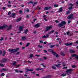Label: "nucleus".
Here are the masks:
<instances>
[{
  "mask_svg": "<svg viewBox=\"0 0 78 78\" xmlns=\"http://www.w3.org/2000/svg\"><path fill=\"white\" fill-rule=\"evenodd\" d=\"M12 25L8 27V25H4L0 26V30H2V29H5L7 28H8L7 30H11V28H12Z\"/></svg>",
  "mask_w": 78,
  "mask_h": 78,
  "instance_id": "f257e3e1",
  "label": "nucleus"
},
{
  "mask_svg": "<svg viewBox=\"0 0 78 78\" xmlns=\"http://www.w3.org/2000/svg\"><path fill=\"white\" fill-rule=\"evenodd\" d=\"M66 22L65 21H62L57 25V27H59V28H61L62 27H61V28H65V25L66 24Z\"/></svg>",
  "mask_w": 78,
  "mask_h": 78,
  "instance_id": "f03ea898",
  "label": "nucleus"
},
{
  "mask_svg": "<svg viewBox=\"0 0 78 78\" xmlns=\"http://www.w3.org/2000/svg\"><path fill=\"white\" fill-rule=\"evenodd\" d=\"M20 49L19 48H17L16 49H9V51L10 52H11V53H14L15 52H17Z\"/></svg>",
  "mask_w": 78,
  "mask_h": 78,
  "instance_id": "7ed1b4c3",
  "label": "nucleus"
},
{
  "mask_svg": "<svg viewBox=\"0 0 78 78\" xmlns=\"http://www.w3.org/2000/svg\"><path fill=\"white\" fill-rule=\"evenodd\" d=\"M73 14L72 13H71L69 16L67 17V19L70 20L73 19Z\"/></svg>",
  "mask_w": 78,
  "mask_h": 78,
  "instance_id": "20e7f679",
  "label": "nucleus"
},
{
  "mask_svg": "<svg viewBox=\"0 0 78 78\" xmlns=\"http://www.w3.org/2000/svg\"><path fill=\"white\" fill-rule=\"evenodd\" d=\"M52 54L54 56H55L56 58H59V55H58V54L56 52L54 51L52 53Z\"/></svg>",
  "mask_w": 78,
  "mask_h": 78,
  "instance_id": "39448f33",
  "label": "nucleus"
},
{
  "mask_svg": "<svg viewBox=\"0 0 78 78\" xmlns=\"http://www.w3.org/2000/svg\"><path fill=\"white\" fill-rule=\"evenodd\" d=\"M72 71H73V69H70L66 71V72L67 73H72Z\"/></svg>",
  "mask_w": 78,
  "mask_h": 78,
  "instance_id": "423d86ee",
  "label": "nucleus"
},
{
  "mask_svg": "<svg viewBox=\"0 0 78 78\" xmlns=\"http://www.w3.org/2000/svg\"><path fill=\"white\" fill-rule=\"evenodd\" d=\"M1 72H5V71H7V72H9V71L8 69L6 68H3L1 70Z\"/></svg>",
  "mask_w": 78,
  "mask_h": 78,
  "instance_id": "0eeeda50",
  "label": "nucleus"
},
{
  "mask_svg": "<svg viewBox=\"0 0 78 78\" xmlns=\"http://www.w3.org/2000/svg\"><path fill=\"white\" fill-rule=\"evenodd\" d=\"M75 56L76 59L77 60V61H78V55L73 54L72 55V57H74Z\"/></svg>",
  "mask_w": 78,
  "mask_h": 78,
  "instance_id": "6e6552de",
  "label": "nucleus"
},
{
  "mask_svg": "<svg viewBox=\"0 0 78 78\" xmlns=\"http://www.w3.org/2000/svg\"><path fill=\"white\" fill-rule=\"evenodd\" d=\"M65 45H66V46H70V45H73V43L72 42L71 43H67L65 44Z\"/></svg>",
  "mask_w": 78,
  "mask_h": 78,
  "instance_id": "1a4fd4ad",
  "label": "nucleus"
},
{
  "mask_svg": "<svg viewBox=\"0 0 78 78\" xmlns=\"http://www.w3.org/2000/svg\"><path fill=\"white\" fill-rule=\"evenodd\" d=\"M30 3H31V4H33L34 3V5H36V4H37V2H33L32 1H30L29 2H27L28 4H30Z\"/></svg>",
  "mask_w": 78,
  "mask_h": 78,
  "instance_id": "9d476101",
  "label": "nucleus"
},
{
  "mask_svg": "<svg viewBox=\"0 0 78 78\" xmlns=\"http://www.w3.org/2000/svg\"><path fill=\"white\" fill-rule=\"evenodd\" d=\"M49 36V35H48V34H47L46 35V36H45V35H44L43 36H42V38H44L45 39H47V38Z\"/></svg>",
  "mask_w": 78,
  "mask_h": 78,
  "instance_id": "9b49d317",
  "label": "nucleus"
},
{
  "mask_svg": "<svg viewBox=\"0 0 78 78\" xmlns=\"http://www.w3.org/2000/svg\"><path fill=\"white\" fill-rule=\"evenodd\" d=\"M34 27L36 28H39V27H40V23H37V24H36V25H35Z\"/></svg>",
  "mask_w": 78,
  "mask_h": 78,
  "instance_id": "f8f14e48",
  "label": "nucleus"
},
{
  "mask_svg": "<svg viewBox=\"0 0 78 78\" xmlns=\"http://www.w3.org/2000/svg\"><path fill=\"white\" fill-rule=\"evenodd\" d=\"M51 8V7L50 6L48 7H45V8L44 9V11H47V10H48V9H50Z\"/></svg>",
  "mask_w": 78,
  "mask_h": 78,
  "instance_id": "ddd939ff",
  "label": "nucleus"
},
{
  "mask_svg": "<svg viewBox=\"0 0 78 78\" xmlns=\"http://www.w3.org/2000/svg\"><path fill=\"white\" fill-rule=\"evenodd\" d=\"M61 64H58V65L55 64L54 65L57 68H59L60 67L59 66H61Z\"/></svg>",
  "mask_w": 78,
  "mask_h": 78,
  "instance_id": "4468645a",
  "label": "nucleus"
},
{
  "mask_svg": "<svg viewBox=\"0 0 78 78\" xmlns=\"http://www.w3.org/2000/svg\"><path fill=\"white\" fill-rule=\"evenodd\" d=\"M52 28V27L48 26L46 27V30H50Z\"/></svg>",
  "mask_w": 78,
  "mask_h": 78,
  "instance_id": "2eb2a0df",
  "label": "nucleus"
},
{
  "mask_svg": "<svg viewBox=\"0 0 78 78\" xmlns=\"http://www.w3.org/2000/svg\"><path fill=\"white\" fill-rule=\"evenodd\" d=\"M62 11H63V10H62V8L61 7L58 9V12H62Z\"/></svg>",
  "mask_w": 78,
  "mask_h": 78,
  "instance_id": "dca6fc26",
  "label": "nucleus"
},
{
  "mask_svg": "<svg viewBox=\"0 0 78 78\" xmlns=\"http://www.w3.org/2000/svg\"><path fill=\"white\" fill-rule=\"evenodd\" d=\"M43 69H44L42 68H39L36 69L35 70H37V71H39V70H43Z\"/></svg>",
  "mask_w": 78,
  "mask_h": 78,
  "instance_id": "f3484780",
  "label": "nucleus"
},
{
  "mask_svg": "<svg viewBox=\"0 0 78 78\" xmlns=\"http://www.w3.org/2000/svg\"><path fill=\"white\" fill-rule=\"evenodd\" d=\"M26 70H27V72H33V69H26Z\"/></svg>",
  "mask_w": 78,
  "mask_h": 78,
  "instance_id": "a211bd4d",
  "label": "nucleus"
},
{
  "mask_svg": "<svg viewBox=\"0 0 78 78\" xmlns=\"http://www.w3.org/2000/svg\"><path fill=\"white\" fill-rule=\"evenodd\" d=\"M22 40L23 41V40H26L27 39V37L23 36L22 37Z\"/></svg>",
  "mask_w": 78,
  "mask_h": 78,
  "instance_id": "6ab92c4d",
  "label": "nucleus"
},
{
  "mask_svg": "<svg viewBox=\"0 0 78 78\" xmlns=\"http://www.w3.org/2000/svg\"><path fill=\"white\" fill-rule=\"evenodd\" d=\"M7 61V60L6 59H4L1 61V62H6Z\"/></svg>",
  "mask_w": 78,
  "mask_h": 78,
  "instance_id": "aec40b11",
  "label": "nucleus"
},
{
  "mask_svg": "<svg viewBox=\"0 0 78 78\" xmlns=\"http://www.w3.org/2000/svg\"><path fill=\"white\" fill-rule=\"evenodd\" d=\"M23 28H24V26H20L19 27V30H23Z\"/></svg>",
  "mask_w": 78,
  "mask_h": 78,
  "instance_id": "412c9836",
  "label": "nucleus"
},
{
  "mask_svg": "<svg viewBox=\"0 0 78 78\" xmlns=\"http://www.w3.org/2000/svg\"><path fill=\"white\" fill-rule=\"evenodd\" d=\"M55 32V30H51V31L48 32V34H51V33H53Z\"/></svg>",
  "mask_w": 78,
  "mask_h": 78,
  "instance_id": "4be33fe9",
  "label": "nucleus"
},
{
  "mask_svg": "<svg viewBox=\"0 0 78 78\" xmlns=\"http://www.w3.org/2000/svg\"><path fill=\"white\" fill-rule=\"evenodd\" d=\"M69 53H75V51H74L72 49H70L69 50Z\"/></svg>",
  "mask_w": 78,
  "mask_h": 78,
  "instance_id": "5701e85b",
  "label": "nucleus"
},
{
  "mask_svg": "<svg viewBox=\"0 0 78 78\" xmlns=\"http://www.w3.org/2000/svg\"><path fill=\"white\" fill-rule=\"evenodd\" d=\"M70 10L66 12V15H68V14H70Z\"/></svg>",
  "mask_w": 78,
  "mask_h": 78,
  "instance_id": "b1692460",
  "label": "nucleus"
},
{
  "mask_svg": "<svg viewBox=\"0 0 78 78\" xmlns=\"http://www.w3.org/2000/svg\"><path fill=\"white\" fill-rule=\"evenodd\" d=\"M21 19H22V18L21 17L20 18L18 19H17L16 20V22H19L20 20H21Z\"/></svg>",
  "mask_w": 78,
  "mask_h": 78,
  "instance_id": "393cba45",
  "label": "nucleus"
},
{
  "mask_svg": "<svg viewBox=\"0 0 78 78\" xmlns=\"http://www.w3.org/2000/svg\"><path fill=\"white\" fill-rule=\"evenodd\" d=\"M28 31V30H25V31L23 33H24V34H27V33Z\"/></svg>",
  "mask_w": 78,
  "mask_h": 78,
  "instance_id": "a878e982",
  "label": "nucleus"
},
{
  "mask_svg": "<svg viewBox=\"0 0 78 78\" xmlns=\"http://www.w3.org/2000/svg\"><path fill=\"white\" fill-rule=\"evenodd\" d=\"M12 17H14V16H16V13H13L12 14Z\"/></svg>",
  "mask_w": 78,
  "mask_h": 78,
  "instance_id": "bb28decb",
  "label": "nucleus"
},
{
  "mask_svg": "<svg viewBox=\"0 0 78 78\" xmlns=\"http://www.w3.org/2000/svg\"><path fill=\"white\" fill-rule=\"evenodd\" d=\"M68 9H69V10H71V9H73V6H71L70 7H68Z\"/></svg>",
  "mask_w": 78,
  "mask_h": 78,
  "instance_id": "cd10ccee",
  "label": "nucleus"
},
{
  "mask_svg": "<svg viewBox=\"0 0 78 78\" xmlns=\"http://www.w3.org/2000/svg\"><path fill=\"white\" fill-rule=\"evenodd\" d=\"M59 6V5H56V4H55L54 5V8H56V7H58Z\"/></svg>",
  "mask_w": 78,
  "mask_h": 78,
  "instance_id": "c85d7f7f",
  "label": "nucleus"
},
{
  "mask_svg": "<svg viewBox=\"0 0 78 78\" xmlns=\"http://www.w3.org/2000/svg\"><path fill=\"white\" fill-rule=\"evenodd\" d=\"M48 51H50V52H51V53H52L54 51H53V50H51V49H48Z\"/></svg>",
  "mask_w": 78,
  "mask_h": 78,
  "instance_id": "c756f323",
  "label": "nucleus"
},
{
  "mask_svg": "<svg viewBox=\"0 0 78 78\" xmlns=\"http://www.w3.org/2000/svg\"><path fill=\"white\" fill-rule=\"evenodd\" d=\"M61 55H62V56H64L66 55H65V54H64V53L62 52H61Z\"/></svg>",
  "mask_w": 78,
  "mask_h": 78,
  "instance_id": "7c9ffc66",
  "label": "nucleus"
},
{
  "mask_svg": "<svg viewBox=\"0 0 78 78\" xmlns=\"http://www.w3.org/2000/svg\"><path fill=\"white\" fill-rule=\"evenodd\" d=\"M30 57L31 58H33V57H34V56L32 54H31L30 55Z\"/></svg>",
  "mask_w": 78,
  "mask_h": 78,
  "instance_id": "2f4dec72",
  "label": "nucleus"
},
{
  "mask_svg": "<svg viewBox=\"0 0 78 78\" xmlns=\"http://www.w3.org/2000/svg\"><path fill=\"white\" fill-rule=\"evenodd\" d=\"M19 12L20 14H22L23 13L22 10H19Z\"/></svg>",
  "mask_w": 78,
  "mask_h": 78,
  "instance_id": "473e14b6",
  "label": "nucleus"
},
{
  "mask_svg": "<svg viewBox=\"0 0 78 78\" xmlns=\"http://www.w3.org/2000/svg\"><path fill=\"white\" fill-rule=\"evenodd\" d=\"M3 54H2V56H4L5 55V54H6V51H4L3 52Z\"/></svg>",
  "mask_w": 78,
  "mask_h": 78,
  "instance_id": "72a5a7b5",
  "label": "nucleus"
},
{
  "mask_svg": "<svg viewBox=\"0 0 78 78\" xmlns=\"http://www.w3.org/2000/svg\"><path fill=\"white\" fill-rule=\"evenodd\" d=\"M47 76L48 77V78H51V77H52V76H51V75H48Z\"/></svg>",
  "mask_w": 78,
  "mask_h": 78,
  "instance_id": "f704fd0d",
  "label": "nucleus"
},
{
  "mask_svg": "<svg viewBox=\"0 0 78 78\" xmlns=\"http://www.w3.org/2000/svg\"><path fill=\"white\" fill-rule=\"evenodd\" d=\"M61 76H66V74L63 73L61 74Z\"/></svg>",
  "mask_w": 78,
  "mask_h": 78,
  "instance_id": "c9c22d12",
  "label": "nucleus"
},
{
  "mask_svg": "<svg viewBox=\"0 0 78 78\" xmlns=\"http://www.w3.org/2000/svg\"><path fill=\"white\" fill-rule=\"evenodd\" d=\"M24 11H27V12H29L30 11V9H25L24 10Z\"/></svg>",
  "mask_w": 78,
  "mask_h": 78,
  "instance_id": "e433bc0d",
  "label": "nucleus"
},
{
  "mask_svg": "<svg viewBox=\"0 0 78 78\" xmlns=\"http://www.w3.org/2000/svg\"><path fill=\"white\" fill-rule=\"evenodd\" d=\"M55 46V45H52L50 47V48H53V47H54Z\"/></svg>",
  "mask_w": 78,
  "mask_h": 78,
  "instance_id": "4c0bfd02",
  "label": "nucleus"
},
{
  "mask_svg": "<svg viewBox=\"0 0 78 78\" xmlns=\"http://www.w3.org/2000/svg\"><path fill=\"white\" fill-rule=\"evenodd\" d=\"M70 31H68L66 32V34H67L68 36H69V34H70Z\"/></svg>",
  "mask_w": 78,
  "mask_h": 78,
  "instance_id": "58836bf2",
  "label": "nucleus"
},
{
  "mask_svg": "<svg viewBox=\"0 0 78 78\" xmlns=\"http://www.w3.org/2000/svg\"><path fill=\"white\" fill-rule=\"evenodd\" d=\"M41 65L43 66V67H44V68H45L46 67V66H44V65L43 63H42L41 64Z\"/></svg>",
  "mask_w": 78,
  "mask_h": 78,
  "instance_id": "ea45409f",
  "label": "nucleus"
},
{
  "mask_svg": "<svg viewBox=\"0 0 78 78\" xmlns=\"http://www.w3.org/2000/svg\"><path fill=\"white\" fill-rule=\"evenodd\" d=\"M5 73H2L1 74L0 76H5Z\"/></svg>",
  "mask_w": 78,
  "mask_h": 78,
  "instance_id": "a19ab883",
  "label": "nucleus"
},
{
  "mask_svg": "<svg viewBox=\"0 0 78 78\" xmlns=\"http://www.w3.org/2000/svg\"><path fill=\"white\" fill-rule=\"evenodd\" d=\"M11 14V12L9 11L8 13V15L9 16V15H10V14Z\"/></svg>",
  "mask_w": 78,
  "mask_h": 78,
  "instance_id": "79ce46f5",
  "label": "nucleus"
},
{
  "mask_svg": "<svg viewBox=\"0 0 78 78\" xmlns=\"http://www.w3.org/2000/svg\"><path fill=\"white\" fill-rule=\"evenodd\" d=\"M0 66L1 67H3L4 66V65L2 64H1L0 63Z\"/></svg>",
  "mask_w": 78,
  "mask_h": 78,
  "instance_id": "37998d69",
  "label": "nucleus"
},
{
  "mask_svg": "<svg viewBox=\"0 0 78 78\" xmlns=\"http://www.w3.org/2000/svg\"><path fill=\"white\" fill-rule=\"evenodd\" d=\"M62 43V41H61V40H60L59 42V44H61Z\"/></svg>",
  "mask_w": 78,
  "mask_h": 78,
  "instance_id": "c03bdc74",
  "label": "nucleus"
},
{
  "mask_svg": "<svg viewBox=\"0 0 78 78\" xmlns=\"http://www.w3.org/2000/svg\"><path fill=\"white\" fill-rule=\"evenodd\" d=\"M72 68H75L76 67V66L75 65H73L72 66Z\"/></svg>",
  "mask_w": 78,
  "mask_h": 78,
  "instance_id": "a18cd8bd",
  "label": "nucleus"
},
{
  "mask_svg": "<svg viewBox=\"0 0 78 78\" xmlns=\"http://www.w3.org/2000/svg\"><path fill=\"white\" fill-rule=\"evenodd\" d=\"M52 68L53 69H56V68L54 66H52Z\"/></svg>",
  "mask_w": 78,
  "mask_h": 78,
  "instance_id": "49530a36",
  "label": "nucleus"
},
{
  "mask_svg": "<svg viewBox=\"0 0 78 78\" xmlns=\"http://www.w3.org/2000/svg\"><path fill=\"white\" fill-rule=\"evenodd\" d=\"M16 62H13L12 64L14 66H15V65H16Z\"/></svg>",
  "mask_w": 78,
  "mask_h": 78,
  "instance_id": "de8ad7c7",
  "label": "nucleus"
},
{
  "mask_svg": "<svg viewBox=\"0 0 78 78\" xmlns=\"http://www.w3.org/2000/svg\"><path fill=\"white\" fill-rule=\"evenodd\" d=\"M29 45H30V43H27V44H26V47H28V46H29Z\"/></svg>",
  "mask_w": 78,
  "mask_h": 78,
  "instance_id": "09e8293b",
  "label": "nucleus"
},
{
  "mask_svg": "<svg viewBox=\"0 0 78 78\" xmlns=\"http://www.w3.org/2000/svg\"><path fill=\"white\" fill-rule=\"evenodd\" d=\"M69 6H73V4H72V3H70L69 4Z\"/></svg>",
  "mask_w": 78,
  "mask_h": 78,
  "instance_id": "8fccbe9b",
  "label": "nucleus"
},
{
  "mask_svg": "<svg viewBox=\"0 0 78 78\" xmlns=\"http://www.w3.org/2000/svg\"><path fill=\"white\" fill-rule=\"evenodd\" d=\"M2 53H3V51L2 50L0 51V55H2Z\"/></svg>",
  "mask_w": 78,
  "mask_h": 78,
  "instance_id": "3c124183",
  "label": "nucleus"
},
{
  "mask_svg": "<svg viewBox=\"0 0 78 78\" xmlns=\"http://www.w3.org/2000/svg\"><path fill=\"white\" fill-rule=\"evenodd\" d=\"M73 34H69V36H73Z\"/></svg>",
  "mask_w": 78,
  "mask_h": 78,
  "instance_id": "603ef678",
  "label": "nucleus"
},
{
  "mask_svg": "<svg viewBox=\"0 0 78 78\" xmlns=\"http://www.w3.org/2000/svg\"><path fill=\"white\" fill-rule=\"evenodd\" d=\"M38 59L40 61H42V58H38Z\"/></svg>",
  "mask_w": 78,
  "mask_h": 78,
  "instance_id": "864d4df0",
  "label": "nucleus"
},
{
  "mask_svg": "<svg viewBox=\"0 0 78 78\" xmlns=\"http://www.w3.org/2000/svg\"><path fill=\"white\" fill-rule=\"evenodd\" d=\"M20 54V52H18L16 53V55H19Z\"/></svg>",
  "mask_w": 78,
  "mask_h": 78,
  "instance_id": "5fc2aeb1",
  "label": "nucleus"
},
{
  "mask_svg": "<svg viewBox=\"0 0 78 78\" xmlns=\"http://www.w3.org/2000/svg\"><path fill=\"white\" fill-rule=\"evenodd\" d=\"M38 47H39V48H42V46H41V45H38Z\"/></svg>",
  "mask_w": 78,
  "mask_h": 78,
  "instance_id": "6e6d98bb",
  "label": "nucleus"
},
{
  "mask_svg": "<svg viewBox=\"0 0 78 78\" xmlns=\"http://www.w3.org/2000/svg\"><path fill=\"white\" fill-rule=\"evenodd\" d=\"M43 58H44V59H47V58L46 57H45V56H44V57H43Z\"/></svg>",
  "mask_w": 78,
  "mask_h": 78,
  "instance_id": "4d7b16f0",
  "label": "nucleus"
},
{
  "mask_svg": "<svg viewBox=\"0 0 78 78\" xmlns=\"http://www.w3.org/2000/svg\"><path fill=\"white\" fill-rule=\"evenodd\" d=\"M35 56H37V57H39V56H40V55H36Z\"/></svg>",
  "mask_w": 78,
  "mask_h": 78,
  "instance_id": "13d9d810",
  "label": "nucleus"
},
{
  "mask_svg": "<svg viewBox=\"0 0 78 78\" xmlns=\"http://www.w3.org/2000/svg\"><path fill=\"white\" fill-rule=\"evenodd\" d=\"M3 40V37H1L0 39V41H2Z\"/></svg>",
  "mask_w": 78,
  "mask_h": 78,
  "instance_id": "bf43d9fd",
  "label": "nucleus"
},
{
  "mask_svg": "<svg viewBox=\"0 0 78 78\" xmlns=\"http://www.w3.org/2000/svg\"><path fill=\"white\" fill-rule=\"evenodd\" d=\"M55 22H56V23H59V21H58V20H56L55 21Z\"/></svg>",
  "mask_w": 78,
  "mask_h": 78,
  "instance_id": "052dcab7",
  "label": "nucleus"
},
{
  "mask_svg": "<svg viewBox=\"0 0 78 78\" xmlns=\"http://www.w3.org/2000/svg\"><path fill=\"white\" fill-rule=\"evenodd\" d=\"M8 7H11V5H7Z\"/></svg>",
  "mask_w": 78,
  "mask_h": 78,
  "instance_id": "680f3d73",
  "label": "nucleus"
},
{
  "mask_svg": "<svg viewBox=\"0 0 78 78\" xmlns=\"http://www.w3.org/2000/svg\"><path fill=\"white\" fill-rule=\"evenodd\" d=\"M44 53H47V50H44Z\"/></svg>",
  "mask_w": 78,
  "mask_h": 78,
  "instance_id": "e2e57ef3",
  "label": "nucleus"
},
{
  "mask_svg": "<svg viewBox=\"0 0 78 78\" xmlns=\"http://www.w3.org/2000/svg\"><path fill=\"white\" fill-rule=\"evenodd\" d=\"M3 9V10H5V9H6V7H4L3 8H2Z\"/></svg>",
  "mask_w": 78,
  "mask_h": 78,
  "instance_id": "0e129e2a",
  "label": "nucleus"
},
{
  "mask_svg": "<svg viewBox=\"0 0 78 78\" xmlns=\"http://www.w3.org/2000/svg\"><path fill=\"white\" fill-rule=\"evenodd\" d=\"M70 22H71V21L70 20H69L68 21V23H70Z\"/></svg>",
  "mask_w": 78,
  "mask_h": 78,
  "instance_id": "69168bd1",
  "label": "nucleus"
},
{
  "mask_svg": "<svg viewBox=\"0 0 78 78\" xmlns=\"http://www.w3.org/2000/svg\"><path fill=\"white\" fill-rule=\"evenodd\" d=\"M59 45L58 44H56V47H59Z\"/></svg>",
  "mask_w": 78,
  "mask_h": 78,
  "instance_id": "338daca9",
  "label": "nucleus"
},
{
  "mask_svg": "<svg viewBox=\"0 0 78 78\" xmlns=\"http://www.w3.org/2000/svg\"><path fill=\"white\" fill-rule=\"evenodd\" d=\"M46 16H46L45 15H44V16H43V17H44V18H45V17H46Z\"/></svg>",
  "mask_w": 78,
  "mask_h": 78,
  "instance_id": "774afa93",
  "label": "nucleus"
}]
</instances>
